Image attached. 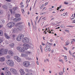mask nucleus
Wrapping results in <instances>:
<instances>
[{"mask_svg": "<svg viewBox=\"0 0 75 75\" xmlns=\"http://www.w3.org/2000/svg\"><path fill=\"white\" fill-rule=\"evenodd\" d=\"M23 47L22 48L21 47H17L16 49L19 52L23 53L25 52V50H27L28 48L30 47L29 45L26 43H24L23 45Z\"/></svg>", "mask_w": 75, "mask_h": 75, "instance_id": "f257e3e1", "label": "nucleus"}, {"mask_svg": "<svg viewBox=\"0 0 75 75\" xmlns=\"http://www.w3.org/2000/svg\"><path fill=\"white\" fill-rule=\"evenodd\" d=\"M23 29V28L19 26L18 27L14 28L12 31L13 33H16L17 31H21Z\"/></svg>", "mask_w": 75, "mask_h": 75, "instance_id": "f03ea898", "label": "nucleus"}, {"mask_svg": "<svg viewBox=\"0 0 75 75\" xmlns=\"http://www.w3.org/2000/svg\"><path fill=\"white\" fill-rule=\"evenodd\" d=\"M6 64L11 67L13 66L14 65V62L11 60H8L7 61Z\"/></svg>", "mask_w": 75, "mask_h": 75, "instance_id": "7ed1b4c3", "label": "nucleus"}, {"mask_svg": "<svg viewBox=\"0 0 75 75\" xmlns=\"http://www.w3.org/2000/svg\"><path fill=\"white\" fill-rule=\"evenodd\" d=\"M15 23L13 22H11L8 23L7 25V27L9 28H11L13 27L14 26Z\"/></svg>", "mask_w": 75, "mask_h": 75, "instance_id": "20e7f679", "label": "nucleus"}, {"mask_svg": "<svg viewBox=\"0 0 75 75\" xmlns=\"http://www.w3.org/2000/svg\"><path fill=\"white\" fill-rule=\"evenodd\" d=\"M30 62L28 61L24 62L23 63V65L25 67H28L30 65Z\"/></svg>", "mask_w": 75, "mask_h": 75, "instance_id": "39448f33", "label": "nucleus"}, {"mask_svg": "<svg viewBox=\"0 0 75 75\" xmlns=\"http://www.w3.org/2000/svg\"><path fill=\"white\" fill-rule=\"evenodd\" d=\"M30 41L29 39L27 38H25L23 39L22 42L23 43H28Z\"/></svg>", "mask_w": 75, "mask_h": 75, "instance_id": "423d86ee", "label": "nucleus"}, {"mask_svg": "<svg viewBox=\"0 0 75 75\" xmlns=\"http://www.w3.org/2000/svg\"><path fill=\"white\" fill-rule=\"evenodd\" d=\"M10 71H11V72H13V74H16L17 72V70L16 69L13 68H11L10 69Z\"/></svg>", "mask_w": 75, "mask_h": 75, "instance_id": "0eeeda50", "label": "nucleus"}, {"mask_svg": "<svg viewBox=\"0 0 75 75\" xmlns=\"http://www.w3.org/2000/svg\"><path fill=\"white\" fill-rule=\"evenodd\" d=\"M20 72L21 75H23L25 74V72L23 69H21L19 70Z\"/></svg>", "mask_w": 75, "mask_h": 75, "instance_id": "6e6552de", "label": "nucleus"}, {"mask_svg": "<svg viewBox=\"0 0 75 75\" xmlns=\"http://www.w3.org/2000/svg\"><path fill=\"white\" fill-rule=\"evenodd\" d=\"M21 20V18H16L13 19V21H19Z\"/></svg>", "mask_w": 75, "mask_h": 75, "instance_id": "1a4fd4ad", "label": "nucleus"}, {"mask_svg": "<svg viewBox=\"0 0 75 75\" xmlns=\"http://www.w3.org/2000/svg\"><path fill=\"white\" fill-rule=\"evenodd\" d=\"M4 35H5V38H6V39H10V37L6 33H4Z\"/></svg>", "mask_w": 75, "mask_h": 75, "instance_id": "9d476101", "label": "nucleus"}, {"mask_svg": "<svg viewBox=\"0 0 75 75\" xmlns=\"http://www.w3.org/2000/svg\"><path fill=\"white\" fill-rule=\"evenodd\" d=\"M0 60L1 62H3L5 61V58L4 57H1L0 58Z\"/></svg>", "mask_w": 75, "mask_h": 75, "instance_id": "9b49d317", "label": "nucleus"}, {"mask_svg": "<svg viewBox=\"0 0 75 75\" xmlns=\"http://www.w3.org/2000/svg\"><path fill=\"white\" fill-rule=\"evenodd\" d=\"M21 57H26L27 56V54H25L23 53H22L21 55Z\"/></svg>", "mask_w": 75, "mask_h": 75, "instance_id": "f8f14e48", "label": "nucleus"}, {"mask_svg": "<svg viewBox=\"0 0 75 75\" xmlns=\"http://www.w3.org/2000/svg\"><path fill=\"white\" fill-rule=\"evenodd\" d=\"M8 49H4V52L5 54H7L8 52Z\"/></svg>", "mask_w": 75, "mask_h": 75, "instance_id": "ddd939ff", "label": "nucleus"}, {"mask_svg": "<svg viewBox=\"0 0 75 75\" xmlns=\"http://www.w3.org/2000/svg\"><path fill=\"white\" fill-rule=\"evenodd\" d=\"M65 43H66V44H65L66 46H67L68 45L70 44V42L69 41H67Z\"/></svg>", "mask_w": 75, "mask_h": 75, "instance_id": "4468645a", "label": "nucleus"}, {"mask_svg": "<svg viewBox=\"0 0 75 75\" xmlns=\"http://www.w3.org/2000/svg\"><path fill=\"white\" fill-rule=\"evenodd\" d=\"M21 38L19 36H18V37H17V40L18 41H20L21 40Z\"/></svg>", "mask_w": 75, "mask_h": 75, "instance_id": "2eb2a0df", "label": "nucleus"}, {"mask_svg": "<svg viewBox=\"0 0 75 75\" xmlns=\"http://www.w3.org/2000/svg\"><path fill=\"white\" fill-rule=\"evenodd\" d=\"M71 44H73V42H75V39H71Z\"/></svg>", "mask_w": 75, "mask_h": 75, "instance_id": "dca6fc26", "label": "nucleus"}, {"mask_svg": "<svg viewBox=\"0 0 75 75\" xmlns=\"http://www.w3.org/2000/svg\"><path fill=\"white\" fill-rule=\"evenodd\" d=\"M14 45L15 44L14 43H12L10 44V45H9L10 46H11V47L12 48H13V47H14Z\"/></svg>", "mask_w": 75, "mask_h": 75, "instance_id": "f3484780", "label": "nucleus"}, {"mask_svg": "<svg viewBox=\"0 0 75 75\" xmlns=\"http://www.w3.org/2000/svg\"><path fill=\"white\" fill-rule=\"evenodd\" d=\"M3 31L2 30H0V36H3Z\"/></svg>", "mask_w": 75, "mask_h": 75, "instance_id": "a211bd4d", "label": "nucleus"}, {"mask_svg": "<svg viewBox=\"0 0 75 75\" xmlns=\"http://www.w3.org/2000/svg\"><path fill=\"white\" fill-rule=\"evenodd\" d=\"M26 54H27V56H28V54H30L31 53V52L29 51H27L26 52Z\"/></svg>", "mask_w": 75, "mask_h": 75, "instance_id": "6ab92c4d", "label": "nucleus"}, {"mask_svg": "<svg viewBox=\"0 0 75 75\" xmlns=\"http://www.w3.org/2000/svg\"><path fill=\"white\" fill-rule=\"evenodd\" d=\"M8 52H9V54H11V56H13L12 55L13 54V52H12L11 51H9Z\"/></svg>", "mask_w": 75, "mask_h": 75, "instance_id": "aec40b11", "label": "nucleus"}, {"mask_svg": "<svg viewBox=\"0 0 75 75\" xmlns=\"http://www.w3.org/2000/svg\"><path fill=\"white\" fill-rule=\"evenodd\" d=\"M16 37V36L14 35H13L12 37H11V38L13 40H14L15 39V38Z\"/></svg>", "mask_w": 75, "mask_h": 75, "instance_id": "412c9836", "label": "nucleus"}, {"mask_svg": "<svg viewBox=\"0 0 75 75\" xmlns=\"http://www.w3.org/2000/svg\"><path fill=\"white\" fill-rule=\"evenodd\" d=\"M21 39L23 38L24 37V35L23 34H21L19 36Z\"/></svg>", "mask_w": 75, "mask_h": 75, "instance_id": "4be33fe9", "label": "nucleus"}, {"mask_svg": "<svg viewBox=\"0 0 75 75\" xmlns=\"http://www.w3.org/2000/svg\"><path fill=\"white\" fill-rule=\"evenodd\" d=\"M6 75H11V74L10 71H8L6 73Z\"/></svg>", "mask_w": 75, "mask_h": 75, "instance_id": "5701e85b", "label": "nucleus"}, {"mask_svg": "<svg viewBox=\"0 0 75 75\" xmlns=\"http://www.w3.org/2000/svg\"><path fill=\"white\" fill-rule=\"evenodd\" d=\"M18 62H20L21 61V59L19 57L16 60Z\"/></svg>", "mask_w": 75, "mask_h": 75, "instance_id": "b1692460", "label": "nucleus"}, {"mask_svg": "<svg viewBox=\"0 0 75 75\" xmlns=\"http://www.w3.org/2000/svg\"><path fill=\"white\" fill-rule=\"evenodd\" d=\"M73 19H74L75 20H74ZM71 20H74L72 22V23H75V17H74L71 18Z\"/></svg>", "mask_w": 75, "mask_h": 75, "instance_id": "393cba45", "label": "nucleus"}, {"mask_svg": "<svg viewBox=\"0 0 75 75\" xmlns=\"http://www.w3.org/2000/svg\"><path fill=\"white\" fill-rule=\"evenodd\" d=\"M23 2H21V3L20 4V5H21V7L22 8H23L24 6V5H23Z\"/></svg>", "mask_w": 75, "mask_h": 75, "instance_id": "a878e982", "label": "nucleus"}, {"mask_svg": "<svg viewBox=\"0 0 75 75\" xmlns=\"http://www.w3.org/2000/svg\"><path fill=\"white\" fill-rule=\"evenodd\" d=\"M25 75H33V74L31 73H28L25 74Z\"/></svg>", "mask_w": 75, "mask_h": 75, "instance_id": "bb28decb", "label": "nucleus"}, {"mask_svg": "<svg viewBox=\"0 0 75 75\" xmlns=\"http://www.w3.org/2000/svg\"><path fill=\"white\" fill-rule=\"evenodd\" d=\"M40 47L41 51V53H42V54H43V51H42V46L40 45Z\"/></svg>", "mask_w": 75, "mask_h": 75, "instance_id": "cd10ccee", "label": "nucleus"}, {"mask_svg": "<svg viewBox=\"0 0 75 75\" xmlns=\"http://www.w3.org/2000/svg\"><path fill=\"white\" fill-rule=\"evenodd\" d=\"M50 45H47L46 48H47V49L50 48Z\"/></svg>", "mask_w": 75, "mask_h": 75, "instance_id": "c85d7f7f", "label": "nucleus"}, {"mask_svg": "<svg viewBox=\"0 0 75 75\" xmlns=\"http://www.w3.org/2000/svg\"><path fill=\"white\" fill-rule=\"evenodd\" d=\"M15 16L16 17H19L20 16V15H19V14H16L15 15Z\"/></svg>", "mask_w": 75, "mask_h": 75, "instance_id": "c756f323", "label": "nucleus"}, {"mask_svg": "<svg viewBox=\"0 0 75 75\" xmlns=\"http://www.w3.org/2000/svg\"><path fill=\"white\" fill-rule=\"evenodd\" d=\"M19 57H18V56H14V58L15 59L17 60V59Z\"/></svg>", "mask_w": 75, "mask_h": 75, "instance_id": "7c9ffc66", "label": "nucleus"}, {"mask_svg": "<svg viewBox=\"0 0 75 75\" xmlns=\"http://www.w3.org/2000/svg\"><path fill=\"white\" fill-rule=\"evenodd\" d=\"M9 11H10V12H11V14H13V10L11 9H9Z\"/></svg>", "mask_w": 75, "mask_h": 75, "instance_id": "2f4dec72", "label": "nucleus"}, {"mask_svg": "<svg viewBox=\"0 0 75 75\" xmlns=\"http://www.w3.org/2000/svg\"><path fill=\"white\" fill-rule=\"evenodd\" d=\"M59 61L63 63V64L64 63V62H63V59H59Z\"/></svg>", "mask_w": 75, "mask_h": 75, "instance_id": "473e14b6", "label": "nucleus"}, {"mask_svg": "<svg viewBox=\"0 0 75 75\" xmlns=\"http://www.w3.org/2000/svg\"><path fill=\"white\" fill-rule=\"evenodd\" d=\"M65 31L66 33H69V30H65Z\"/></svg>", "mask_w": 75, "mask_h": 75, "instance_id": "72a5a7b5", "label": "nucleus"}, {"mask_svg": "<svg viewBox=\"0 0 75 75\" xmlns=\"http://www.w3.org/2000/svg\"><path fill=\"white\" fill-rule=\"evenodd\" d=\"M7 15H8V19H9V18H10V14H8Z\"/></svg>", "mask_w": 75, "mask_h": 75, "instance_id": "f704fd0d", "label": "nucleus"}, {"mask_svg": "<svg viewBox=\"0 0 75 75\" xmlns=\"http://www.w3.org/2000/svg\"><path fill=\"white\" fill-rule=\"evenodd\" d=\"M67 12H66V13H63V16H65L66 15H67Z\"/></svg>", "mask_w": 75, "mask_h": 75, "instance_id": "c9c22d12", "label": "nucleus"}, {"mask_svg": "<svg viewBox=\"0 0 75 75\" xmlns=\"http://www.w3.org/2000/svg\"><path fill=\"white\" fill-rule=\"evenodd\" d=\"M3 8L4 9H6L7 8L6 6H3Z\"/></svg>", "mask_w": 75, "mask_h": 75, "instance_id": "e433bc0d", "label": "nucleus"}, {"mask_svg": "<svg viewBox=\"0 0 75 75\" xmlns=\"http://www.w3.org/2000/svg\"><path fill=\"white\" fill-rule=\"evenodd\" d=\"M8 69V67H4V69L5 70H7Z\"/></svg>", "mask_w": 75, "mask_h": 75, "instance_id": "4c0bfd02", "label": "nucleus"}, {"mask_svg": "<svg viewBox=\"0 0 75 75\" xmlns=\"http://www.w3.org/2000/svg\"><path fill=\"white\" fill-rule=\"evenodd\" d=\"M64 59L65 60H66L67 59V56H64Z\"/></svg>", "mask_w": 75, "mask_h": 75, "instance_id": "58836bf2", "label": "nucleus"}, {"mask_svg": "<svg viewBox=\"0 0 75 75\" xmlns=\"http://www.w3.org/2000/svg\"><path fill=\"white\" fill-rule=\"evenodd\" d=\"M21 11H22V12L23 13L25 12V11H24V9H23V8L21 10Z\"/></svg>", "mask_w": 75, "mask_h": 75, "instance_id": "ea45409f", "label": "nucleus"}, {"mask_svg": "<svg viewBox=\"0 0 75 75\" xmlns=\"http://www.w3.org/2000/svg\"><path fill=\"white\" fill-rule=\"evenodd\" d=\"M7 2H11V0H5Z\"/></svg>", "mask_w": 75, "mask_h": 75, "instance_id": "a19ab883", "label": "nucleus"}, {"mask_svg": "<svg viewBox=\"0 0 75 75\" xmlns=\"http://www.w3.org/2000/svg\"><path fill=\"white\" fill-rule=\"evenodd\" d=\"M64 49V50H67V49L66 47H63Z\"/></svg>", "mask_w": 75, "mask_h": 75, "instance_id": "79ce46f5", "label": "nucleus"}, {"mask_svg": "<svg viewBox=\"0 0 75 75\" xmlns=\"http://www.w3.org/2000/svg\"><path fill=\"white\" fill-rule=\"evenodd\" d=\"M47 48H46V47H45V52H47Z\"/></svg>", "mask_w": 75, "mask_h": 75, "instance_id": "37998d69", "label": "nucleus"}, {"mask_svg": "<svg viewBox=\"0 0 75 75\" xmlns=\"http://www.w3.org/2000/svg\"><path fill=\"white\" fill-rule=\"evenodd\" d=\"M64 4H69V3L68 2H65L64 3Z\"/></svg>", "mask_w": 75, "mask_h": 75, "instance_id": "c03bdc74", "label": "nucleus"}, {"mask_svg": "<svg viewBox=\"0 0 75 75\" xmlns=\"http://www.w3.org/2000/svg\"><path fill=\"white\" fill-rule=\"evenodd\" d=\"M3 42V40H1V38H0V43H1Z\"/></svg>", "mask_w": 75, "mask_h": 75, "instance_id": "a18cd8bd", "label": "nucleus"}, {"mask_svg": "<svg viewBox=\"0 0 75 75\" xmlns=\"http://www.w3.org/2000/svg\"><path fill=\"white\" fill-rule=\"evenodd\" d=\"M10 55H8L6 56V58L8 59H9L10 58Z\"/></svg>", "mask_w": 75, "mask_h": 75, "instance_id": "49530a36", "label": "nucleus"}, {"mask_svg": "<svg viewBox=\"0 0 75 75\" xmlns=\"http://www.w3.org/2000/svg\"><path fill=\"white\" fill-rule=\"evenodd\" d=\"M59 74L60 75H62L63 74V73L62 72V71L60 73H59Z\"/></svg>", "mask_w": 75, "mask_h": 75, "instance_id": "de8ad7c7", "label": "nucleus"}, {"mask_svg": "<svg viewBox=\"0 0 75 75\" xmlns=\"http://www.w3.org/2000/svg\"><path fill=\"white\" fill-rule=\"evenodd\" d=\"M3 50V49H1V50H0V54H1V52H2V50Z\"/></svg>", "mask_w": 75, "mask_h": 75, "instance_id": "09e8293b", "label": "nucleus"}, {"mask_svg": "<svg viewBox=\"0 0 75 75\" xmlns=\"http://www.w3.org/2000/svg\"><path fill=\"white\" fill-rule=\"evenodd\" d=\"M67 27H73V26H71V25H67Z\"/></svg>", "mask_w": 75, "mask_h": 75, "instance_id": "8fccbe9b", "label": "nucleus"}, {"mask_svg": "<svg viewBox=\"0 0 75 75\" xmlns=\"http://www.w3.org/2000/svg\"><path fill=\"white\" fill-rule=\"evenodd\" d=\"M48 3H49L48 2L45 3V6L47 5V4H48Z\"/></svg>", "mask_w": 75, "mask_h": 75, "instance_id": "3c124183", "label": "nucleus"}, {"mask_svg": "<svg viewBox=\"0 0 75 75\" xmlns=\"http://www.w3.org/2000/svg\"><path fill=\"white\" fill-rule=\"evenodd\" d=\"M42 45L43 46H44V45H45V44L44 43H43L42 42Z\"/></svg>", "mask_w": 75, "mask_h": 75, "instance_id": "603ef678", "label": "nucleus"}, {"mask_svg": "<svg viewBox=\"0 0 75 75\" xmlns=\"http://www.w3.org/2000/svg\"><path fill=\"white\" fill-rule=\"evenodd\" d=\"M28 26H29V27H30V22H28Z\"/></svg>", "mask_w": 75, "mask_h": 75, "instance_id": "864d4df0", "label": "nucleus"}, {"mask_svg": "<svg viewBox=\"0 0 75 75\" xmlns=\"http://www.w3.org/2000/svg\"><path fill=\"white\" fill-rule=\"evenodd\" d=\"M46 32V30H45V31L44 32H43V34H46L47 33V32Z\"/></svg>", "mask_w": 75, "mask_h": 75, "instance_id": "5fc2aeb1", "label": "nucleus"}, {"mask_svg": "<svg viewBox=\"0 0 75 75\" xmlns=\"http://www.w3.org/2000/svg\"><path fill=\"white\" fill-rule=\"evenodd\" d=\"M14 11H15L16 10H17V8L15 7L13 8Z\"/></svg>", "mask_w": 75, "mask_h": 75, "instance_id": "6e6d98bb", "label": "nucleus"}, {"mask_svg": "<svg viewBox=\"0 0 75 75\" xmlns=\"http://www.w3.org/2000/svg\"><path fill=\"white\" fill-rule=\"evenodd\" d=\"M12 6L10 4H9V8H12Z\"/></svg>", "mask_w": 75, "mask_h": 75, "instance_id": "4d7b16f0", "label": "nucleus"}, {"mask_svg": "<svg viewBox=\"0 0 75 75\" xmlns=\"http://www.w3.org/2000/svg\"><path fill=\"white\" fill-rule=\"evenodd\" d=\"M25 70L26 72H28V70L27 69H25Z\"/></svg>", "mask_w": 75, "mask_h": 75, "instance_id": "13d9d810", "label": "nucleus"}, {"mask_svg": "<svg viewBox=\"0 0 75 75\" xmlns=\"http://www.w3.org/2000/svg\"><path fill=\"white\" fill-rule=\"evenodd\" d=\"M48 49V51H50L51 50V49H50V48H49V49Z\"/></svg>", "mask_w": 75, "mask_h": 75, "instance_id": "bf43d9fd", "label": "nucleus"}, {"mask_svg": "<svg viewBox=\"0 0 75 75\" xmlns=\"http://www.w3.org/2000/svg\"><path fill=\"white\" fill-rule=\"evenodd\" d=\"M22 24L21 23H19L17 24L18 25H21Z\"/></svg>", "mask_w": 75, "mask_h": 75, "instance_id": "052dcab7", "label": "nucleus"}, {"mask_svg": "<svg viewBox=\"0 0 75 75\" xmlns=\"http://www.w3.org/2000/svg\"><path fill=\"white\" fill-rule=\"evenodd\" d=\"M2 22L4 24V23H5V21L4 20H3L2 21Z\"/></svg>", "mask_w": 75, "mask_h": 75, "instance_id": "680f3d73", "label": "nucleus"}, {"mask_svg": "<svg viewBox=\"0 0 75 75\" xmlns=\"http://www.w3.org/2000/svg\"><path fill=\"white\" fill-rule=\"evenodd\" d=\"M69 54H70L71 55V52L70 50H69Z\"/></svg>", "mask_w": 75, "mask_h": 75, "instance_id": "e2e57ef3", "label": "nucleus"}, {"mask_svg": "<svg viewBox=\"0 0 75 75\" xmlns=\"http://www.w3.org/2000/svg\"><path fill=\"white\" fill-rule=\"evenodd\" d=\"M64 9H61V10H60V11H64Z\"/></svg>", "mask_w": 75, "mask_h": 75, "instance_id": "0e129e2a", "label": "nucleus"}, {"mask_svg": "<svg viewBox=\"0 0 75 75\" xmlns=\"http://www.w3.org/2000/svg\"><path fill=\"white\" fill-rule=\"evenodd\" d=\"M36 63H37V64L38 65H39V63H38V61L36 62Z\"/></svg>", "mask_w": 75, "mask_h": 75, "instance_id": "69168bd1", "label": "nucleus"}, {"mask_svg": "<svg viewBox=\"0 0 75 75\" xmlns=\"http://www.w3.org/2000/svg\"><path fill=\"white\" fill-rule=\"evenodd\" d=\"M1 75H4V74L3 73H1Z\"/></svg>", "mask_w": 75, "mask_h": 75, "instance_id": "338daca9", "label": "nucleus"}, {"mask_svg": "<svg viewBox=\"0 0 75 75\" xmlns=\"http://www.w3.org/2000/svg\"><path fill=\"white\" fill-rule=\"evenodd\" d=\"M59 7H58L57 8V10H59Z\"/></svg>", "mask_w": 75, "mask_h": 75, "instance_id": "774afa93", "label": "nucleus"}]
</instances>
